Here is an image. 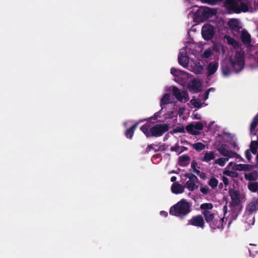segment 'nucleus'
I'll return each mask as SVG.
<instances>
[{
	"label": "nucleus",
	"instance_id": "obj_1",
	"mask_svg": "<svg viewBox=\"0 0 258 258\" xmlns=\"http://www.w3.org/2000/svg\"><path fill=\"white\" fill-rule=\"evenodd\" d=\"M191 206L189 202L182 199L170 208L169 214L183 220L191 212Z\"/></svg>",
	"mask_w": 258,
	"mask_h": 258
},
{
	"label": "nucleus",
	"instance_id": "obj_2",
	"mask_svg": "<svg viewBox=\"0 0 258 258\" xmlns=\"http://www.w3.org/2000/svg\"><path fill=\"white\" fill-rule=\"evenodd\" d=\"M205 221L212 229H222L226 222L224 221V217H220L217 213L212 212L204 216Z\"/></svg>",
	"mask_w": 258,
	"mask_h": 258
},
{
	"label": "nucleus",
	"instance_id": "obj_3",
	"mask_svg": "<svg viewBox=\"0 0 258 258\" xmlns=\"http://www.w3.org/2000/svg\"><path fill=\"white\" fill-rule=\"evenodd\" d=\"M225 6L231 13L239 14L248 11V6L242 2V0H225Z\"/></svg>",
	"mask_w": 258,
	"mask_h": 258
},
{
	"label": "nucleus",
	"instance_id": "obj_4",
	"mask_svg": "<svg viewBox=\"0 0 258 258\" xmlns=\"http://www.w3.org/2000/svg\"><path fill=\"white\" fill-rule=\"evenodd\" d=\"M229 62L233 71L238 73L244 68L245 60L244 55L239 51H237L234 58H229Z\"/></svg>",
	"mask_w": 258,
	"mask_h": 258
},
{
	"label": "nucleus",
	"instance_id": "obj_5",
	"mask_svg": "<svg viewBox=\"0 0 258 258\" xmlns=\"http://www.w3.org/2000/svg\"><path fill=\"white\" fill-rule=\"evenodd\" d=\"M184 177L188 178V180L185 183V187L190 191H192L195 189H197L199 188V186L196 185V183H200V181L198 178L193 173H185L184 175ZM201 184H202L201 183Z\"/></svg>",
	"mask_w": 258,
	"mask_h": 258
},
{
	"label": "nucleus",
	"instance_id": "obj_6",
	"mask_svg": "<svg viewBox=\"0 0 258 258\" xmlns=\"http://www.w3.org/2000/svg\"><path fill=\"white\" fill-rule=\"evenodd\" d=\"M169 124L158 123L151 128V137H159L167 132L169 128Z\"/></svg>",
	"mask_w": 258,
	"mask_h": 258
},
{
	"label": "nucleus",
	"instance_id": "obj_7",
	"mask_svg": "<svg viewBox=\"0 0 258 258\" xmlns=\"http://www.w3.org/2000/svg\"><path fill=\"white\" fill-rule=\"evenodd\" d=\"M214 34V27L211 24L207 23L203 25L202 28V35L204 40L207 41L212 40Z\"/></svg>",
	"mask_w": 258,
	"mask_h": 258
},
{
	"label": "nucleus",
	"instance_id": "obj_8",
	"mask_svg": "<svg viewBox=\"0 0 258 258\" xmlns=\"http://www.w3.org/2000/svg\"><path fill=\"white\" fill-rule=\"evenodd\" d=\"M187 225L201 228L202 229H204L205 227V220L204 216L197 215L192 216L191 219L188 220Z\"/></svg>",
	"mask_w": 258,
	"mask_h": 258
},
{
	"label": "nucleus",
	"instance_id": "obj_9",
	"mask_svg": "<svg viewBox=\"0 0 258 258\" xmlns=\"http://www.w3.org/2000/svg\"><path fill=\"white\" fill-rule=\"evenodd\" d=\"M173 95L175 98L180 102H186L189 100L188 94L187 91H181L176 86L172 88Z\"/></svg>",
	"mask_w": 258,
	"mask_h": 258
},
{
	"label": "nucleus",
	"instance_id": "obj_10",
	"mask_svg": "<svg viewBox=\"0 0 258 258\" xmlns=\"http://www.w3.org/2000/svg\"><path fill=\"white\" fill-rule=\"evenodd\" d=\"M229 194L230 196L231 202L230 204L233 206L238 205L240 203L239 191L234 189H229Z\"/></svg>",
	"mask_w": 258,
	"mask_h": 258
},
{
	"label": "nucleus",
	"instance_id": "obj_11",
	"mask_svg": "<svg viewBox=\"0 0 258 258\" xmlns=\"http://www.w3.org/2000/svg\"><path fill=\"white\" fill-rule=\"evenodd\" d=\"M185 188L184 185L179 183L178 182L173 183L171 187V190L172 193L177 195L183 193Z\"/></svg>",
	"mask_w": 258,
	"mask_h": 258
},
{
	"label": "nucleus",
	"instance_id": "obj_12",
	"mask_svg": "<svg viewBox=\"0 0 258 258\" xmlns=\"http://www.w3.org/2000/svg\"><path fill=\"white\" fill-rule=\"evenodd\" d=\"M178 61L179 64L184 68L187 67L189 63V59L186 54L181 51L178 55Z\"/></svg>",
	"mask_w": 258,
	"mask_h": 258
},
{
	"label": "nucleus",
	"instance_id": "obj_13",
	"mask_svg": "<svg viewBox=\"0 0 258 258\" xmlns=\"http://www.w3.org/2000/svg\"><path fill=\"white\" fill-rule=\"evenodd\" d=\"M249 214H252L253 213L258 210V198L252 200L246 208Z\"/></svg>",
	"mask_w": 258,
	"mask_h": 258
},
{
	"label": "nucleus",
	"instance_id": "obj_14",
	"mask_svg": "<svg viewBox=\"0 0 258 258\" xmlns=\"http://www.w3.org/2000/svg\"><path fill=\"white\" fill-rule=\"evenodd\" d=\"M219 64L217 62H210L207 67L208 77L214 75L218 70Z\"/></svg>",
	"mask_w": 258,
	"mask_h": 258
},
{
	"label": "nucleus",
	"instance_id": "obj_15",
	"mask_svg": "<svg viewBox=\"0 0 258 258\" xmlns=\"http://www.w3.org/2000/svg\"><path fill=\"white\" fill-rule=\"evenodd\" d=\"M213 208V205L212 203H206L201 205L200 209L202 211V213L204 216L208 213L210 214L213 212L212 210Z\"/></svg>",
	"mask_w": 258,
	"mask_h": 258
},
{
	"label": "nucleus",
	"instance_id": "obj_16",
	"mask_svg": "<svg viewBox=\"0 0 258 258\" xmlns=\"http://www.w3.org/2000/svg\"><path fill=\"white\" fill-rule=\"evenodd\" d=\"M184 144L191 146L194 149L198 152H200L205 149L206 146L201 142H198L195 144H192L188 141L184 140L182 142Z\"/></svg>",
	"mask_w": 258,
	"mask_h": 258
},
{
	"label": "nucleus",
	"instance_id": "obj_17",
	"mask_svg": "<svg viewBox=\"0 0 258 258\" xmlns=\"http://www.w3.org/2000/svg\"><path fill=\"white\" fill-rule=\"evenodd\" d=\"M240 38L241 42L245 45H249L251 43L250 35L245 30L242 31Z\"/></svg>",
	"mask_w": 258,
	"mask_h": 258
},
{
	"label": "nucleus",
	"instance_id": "obj_18",
	"mask_svg": "<svg viewBox=\"0 0 258 258\" xmlns=\"http://www.w3.org/2000/svg\"><path fill=\"white\" fill-rule=\"evenodd\" d=\"M244 176L246 180L249 182L255 181L258 178V172L257 171H253L250 172L245 173Z\"/></svg>",
	"mask_w": 258,
	"mask_h": 258
},
{
	"label": "nucleus",
	"instance_id": "obj_19",
	"mask_svg": "<svg viewBox=\"0 0 258 258\" xmlns=\"http://www.w3.org/2000/svg\"><path fill=\"white\" fill-rule=\"evenodd\" d=\"M216 154L214 151H206L204 154V156L201 158L203 162H209L215 158Z\"/></svg>",
	"mask_w": 258,
	"mask_h": 258
},
{
	"label": "nucleus",
	"instance_id": "obj_20",
	"mask_svg": "<svg viewBox=\"0 0 258 258\" xmlns=\"http://www.w3.org/2000/svg\"><path fill=\"white\" fill-rule=\"evenodd\" d=\"M232 169L234 170L238 171H249L251 169V165L249 164H235Z\"/></svg>",
	"mask_w": 258,
	"mask_h": 258
},
{
	"label": "nucleus",
	"instance_id": "obj_21",
	"mask_svg": "<svg viewBox=\"0 0 258 258\" xmlns=\"http://www.w3.org/2000/svg\"><path fill=\"white\" fill-rule=\"evenodd\" d=\"M139 122H137L133 125L131 127L127 128L125 131L124 135L125 137L129 139H132L133 137L134 132L138 125Z\"/></svg>",
	"mask_w": 258,
	"mask_h": 258
},
{
	"label": "nucleus",
	"instance_id": "obj_22",
	"mask_svg": "<svg viewBox=\"0 0 258 258\" xmlns=\"http://www.w3.org/2000/svg\"><path fill=\"white\" fill-rule=\"evenodd\" d=\"M151 128L150 124L146 123L140 127V130L147 138H150L151 137Z\"/></svg>",
	"mask_w": 258,
	"mask_h": 258
},
{
	"label": "nucleus",
	"instance_id": "obj_23",
	"mask_svg": "<svg viewBox=\"0 0 258 258\" xmlns=\"http://www.w3.org/2000/svg\"><path fill=\"white\" fill-rule=\"evenodd\" d=\"M190 160V157L186 155L180 156L178 158V162L180 166L184 167L187 166Z\"/></svg>",
	"mask_w": 258,
	"mask_h": 258
},
{
	"label": "nucleus",
	"instance_id": "obj_24",
	"mask_svg": "<svg viewBox=\"0 0 258 258\" xmlns=\"http://www.w3.org/2000/svg\"><path fill=\"white\" fill-rule=\"evenodd\" d=\"M171 100V96L169 93H165L161 98L160 100V106L162 107L163 105H167L169 104ZM162 109V108L161 109ZM161 110L158 113H160L161 111ZM156 113H158L157 112Z\"/></svg>",
	"mask_w": 258,
	"mask_h": 258
},
{
	"label": "nucleus",
	"instance_id": "obj_25",
	"mask_svg": "<svg viewBox=\"0 0 258 258\" xmlns=\"http://www.w3.org/2000/svg\"><path fill=\"white\" fill-rule=\"evenodd\" d=\"M217 150L219 153L223 156L226 157V156H227L229 150H227V145L226 144H222L219 145L217 148Z\"/></svg>",
	"mask_w": 258,
	"mask_h": 258
},
{
	"label": "nucleus",
	"instance_id": "obj_26",
	"mask_svg": "<svg viewBox=\"0 0 258 258\" xmlns=\"http://www.w3.org/2000/svg\"><path fill=\"white\" fill-rule=\"evenodd\" d=\"M248 189L252 192L258 191V182L255 181L249 182L247 184Z\"/></svg>",
	"mask_w": 258,
	"mask_h": 258
},
{
	"label": "nucleus",
	"instance_id": "obj_27",
	"mask_svg": "<svg viewBox=\"0 0 258 258\" xmlns=\"http://www.w3.org/2000/svg\"><path fill=\"white\" fill-rule=\"evenodd\" d=\"M185 129L188 133L192 135H198L199 132L196 131L194 126V123H190L185 126Z\"/></svg>",
	"mask_w": 258,
	"mask_h": 258
},
{
	"label": "nucleus",
	"instance_id": "obj_28",
	"mask_svg": "<svg viewBox=\"0 0 258 258\" xmlns=\"http://www.w3.org/2000/svg\"><path fill=\"white\" fill-rule=\"evenodd\" d=\"M204 71V67L200 62L195 64L194 68V72L197 75L202 74Z\"/></svg>",
	"mask_w": 258,
	"mask_h": 258
},
{
	"label": "nucleus",
	"instance_id": "obj_29",
	"mask_svg": "<svg viewBox=\"0 0 258 258\" xmlns=\"http://www.w3.org/2000/svg\"><path fill=\"white\" fill-rule=\"evenodd\" d=\"M258 143L256 141H252L250 145V149L253 154H256L257 152Z\"/></svg>",
	"mask_w": 258,
	"mask_h": 258
},
{
	"label": "nucleus",
	"instance_id": "obj_30",
	"mask_svg": "<svg viewBox=\"0 0 258 258\" xmlns=\"http://www.w3.org/2000/svg\"><path fill=\"white\" fill-rule=\"evenodd\" d=\"M227 40L228 43L231 45L234 48L236 49L239 47V43L234 39L228 36Z\"/></svg>",
	"mask_w": 258,
	"mask_h": 258
},
{
	"label": "nucleus",
	"instance_id": "obj_31",
	"mask_svg": "<svg viewBox=\"0 0 258 258\" xmlns=\"http://www.w3.org/2000/svg\"><path fill=\"white\" fill-rule=\"evenodd\" d=\"M223 174L225 175L231 177L232 178H236L238 176L237 172L229 170H225L223 171Z\"/></svg>",
	"mask_w": 258,
	"mask_h": 258
},
{
	"label": "nucleus",
	"instance_id": "obj_32",
	"mask_svg": "<svg viewBox=\"0 0 258 258\" xmlns=\"http://www.w3.org/2000/svg\"><path fill=\"white\" fill-rule=\"evenodd\" d=\"M199 82L197 81H193L192 82L189 83L188 84V88L189 90L191 91H195L196 90H198L199 87L198 85Z\"/></svg>",
	"mask_w": 258,
	"mask_h": 258
},
{
	"label": "nucleus",
	"instance_id": "obj_33",
	"mask_svg": "<svg viewBox=\"0 0 258 258\" xmlns=\"http://www.w3.org/2000/svg\"><path fill=\"white\" fill-rule=\"evenodd\" d=\"M227 161H228V158H220L215 160L214 163L215 164H218L221 166H224Z\"/></svg>",
	"mask_w": 258,
	"mask_h": 258
},
{
	"label": "nucleus",
	"instance_id": "obj_34",
	"mask_svg": "<svg viewBox=\"0 0 258 258\" xmlns=\"http://www.w3.org/2000/svg\"><path fill=\"white\" fill-rule=\"evenodd\" d=\"M190 102L195 107L199 108L202 106L201 100L199 99H192L190 100Z\"/></svg>",
	"mask_w": 258,
	"mask_h": 258
},
{
	"label": "nucleus",
	"instance_id": "obj_35",
	"mask_svg": "<svg viewBox=\"0 0 258 258\" xmlns=\"http://www.w3.org/2000/svg\"><path fill=\"white\" fill-rule=\"evenodd\" d=\"M218 184V180L215 177L211 178L209 182V185L214 188L217 186Z\"/></svg>",
	"mask_w": 258,
	"mask_h": 258
},
{
	"label": "nucleus",
	"instance_id": "obj_36",
	"mask_svg": "<svg viewBox=\"0 0 258 258\" xmlns=\"http://www.w3.org/2000/svg\"><path fill=\"white\" fill-rule=\"evenodd\" d=\"M212 54V50L210 48H208L206 49L203 53L202 55L203 58H209Z\"/></svg>",
	"mask_w": 258,
	"mask_h": 258
},
{
	"label": "nucleus",
	"instance_id": "obj_37",
	"mask_svg": "<svg viewBox=\"0 0 258 258\" xmlns=\"http://www.w3.org/2000/svg\"><path fill=\"white\" fill-rule=\"evenodd\" d=\"M173 133H185V128H184V126L182 125L178 126L173 129Z\"/></svg>",
	"mask_w": 258,
	"mask_h": 258
},
{
	"label": "nucleus",
	"instance_id": "obj_38",
	"mask_svg": "<svg viewBox=\"0 0 258 258\" xmlns=\"http://www.w3.org/2000/svg\"><path fill=\"white\" fill-rule=\"evenodd\" d=\"M222 72L223 75L225 76H229L231 73V71H230L229 67L227 66H225V67H222Z\"/></svg>",
	"mask_w": 258,
	"mask_h": 258
},
{
	"label": "nucleus",
	"instance_id": "obj_39",
	"mask_svg": "<svg viewBox=\"0 0 258 258\" xmlns=\"http://www.w3.org/2000/svg\"><path fill=\"white\" fill-rule=\"evenodd\" d=\"M194 126L195 130H197L198 131L202 130L204 127L203 124L200 122H195Z\"/></svg>",
	"mask_w": 258,
	"mask_h": 258
},
{
	"label": "nucleus",
	"instance_id": "obj_40",
	"mask_svg": "<svg viewBox=\"0 0 258 258\" xmlns=\"http://www.w3.org/2000/svg\"><path fill=\"white\" fill-rule=\"evenodd\" d=\"M170 151L172 152H175L179 155V152H180V146L178 144H176L174 146H172L170 148Z\"/></svg>",
	"mask_w": 258,
	"mask_h": 258
},
{
	"label": "nucleus",
	"instance_id": "obj_41",
	"mask_svg": "<svg viewBox=\"0 0 258 258\" xmlns=\"http://www.w3.org/2000/svg\"><path fill=\"white\" fill-rule=\"evenodd\" d=\"M154 144L148 145L146 149V152H149L151 150H153L154 152H157L160 150V148H159L158 149H156L154 147Z\"/></svg>",
	"mask_w": 258,
	"mask_h": 258
},
{
	"label": "nucleus",
	"instance_id": "obj_42",
	"mask_svg": "<svg viewBox=\"0 0 258 258\" xmlns=\"http://www.w3.org/2000/svg\"><path fill=\"white\" fill-rule=\"evenodd\" d=\"M236 156H238V154L236 152L234 151L229 150L227 156H226V158H228V160L230 158L235 157Z\"/></svg>",
	"mask_w": 258,
	"mask_h": 258
},
{
	"label": "nucleus",
	"instance_id": "obj_43",
	"mask_svg": "<svg viewBox=\"0 0 258 258\" xmlns=\"http://www.w3.org/2000/svg\"><path fill=\"white\" fill-rule=\"evenodd\" d=\"M196 173L201 178L205 179L206 178V174L199 170H196Z\"/></svg>",
	"mask_w": 258,
	"mask_h": 258
},
{
	"label": "nucleus",
	"instance_id": "obj_44",
	"mask_svg": "<svg viewBox=\"0 0 258 258\" xmlns=\"http://www.w3.org/2000/svg\"><path fill=\"white\" fill-rule=\"evenodd\" d=\"M204 2L207 4L214 5H216L218 2H221L223 0H203Z\"/></svg>",
	"mask_w": 258,
	"mask_h": 258
},
{
	"label": "nucleus",
	"instance_id": "obj_45",
	"mask_svg": "<svg viewBox=\"0 0 258 258\" xmlns=\"http://www.w3.org/2000/svg\"><path fill=\"white\" fill-rule=\"evenodd\" d=\"M257 125V123L255 122V121H252L250 126V131L251 133H252L253 132L255 131V128Z\"/></svg>",
	"mask_w": 258,
	"mask_h": 258
},
{
	"label": "nucleus",
	"instance_id": "obj_46",
	"mask_svg": "<svg viewBox=\"0 0 258 258\" xmlns=\"http://www.w3.org/2000/svg\"><path fill=\"white\" fill-rule=\"evenodd\" d=\"M250 152V150H249V149H247L245 151V156L249 162L250 161V160L251 159V155Z\"/></svg>",
	"mask_w": 258,
	"mask_h": 258
},
{
	"label": "nucleus",
	"instance_id": "obj_47",
	"mask_svg": "<svg viewBox=\"0 0 258 258\" xmlns=\"http://www.w3.org/2000/svg\"><path fill=\"white\" fill-rule=\"evenodd\" d=\"M200 191L205 195H207L208 192H209V188L207 187V186H202L200 188Z\"/></svg>",
	"mask_w": 258,
	"mask_h": 258
},
{
	"label": "nucleus",
	"instance_id": "obj_48",
	"mask_svg": "<svg viewBox=\"0 0 258 258\" xmlns=\"http://www.w3.org/2000/svg\"><path fill=\"white\" fill-rule=\"evenodd\" d=\"M250 255L252 256H254L255 254H256L258 252L257 250L254 247H252L251 248L248 249Z\"/></svg>",
	"mask_w": 258,
	"mask_h": 258
},
{
	"label": "nucleus",
	"instance_id": "obj_49",
	"mask_svg": "<svg viewBox=\"0 0 258 258\" xmlns=\"http://www.w3.org/2000/svg\"><path fill=\"white\" fill-rule=\"evenodd\" d=\"M198 166V163L197 162V161H196L195 160H194L192 161L191 162V167L192 169V171L196 173V170H198L197 168H196V167Z\"/></svg>",
	"mask_w": 258,
	"mask_h": 258
},
{
	"label": "nucleus",
	"instance_id": "obj_50",
	"mask_svg": "<svg viewBox=\"0 0 258 258\" xmlns=\"http://www.w3.org/2000/svg\"><path fill=\"white\" fill-rule=\"evenodd\" d=\"M222 178L224 184H225V186L227 187L229 185L228 178L224 176H223Z\"/></svg>",
	"mask_w": 258,
	"mask_h": 258
},
{
	"label": "nucleus",
	"instance_id": "obj_51",
	"mask_svg": "<svg viewBox=\"0 0 258 258\" xmlns=\"http://www.w3.org/2000/svg\"><path fill=\"white\" fill-rule=\"evenodd\" d=\"M178 71L175 68H172L170 70V73L171 74L173 75L174 76H177L178 75H177V73H178Z\"/></svg>",
	"mask_w": 258,
	"mask_h": 258
},
{
	"label": "nucleus",
	"instance_id": "obj_52",
	"mask_svg": "<svg viewBox=\"0 0 258 258\" xmlns=\"http://www.w3.org/2000/svg\"><path fill=\"white\" fill-rule=\"evenodd\" d=\"M210 92V89H208L206 91L204 94V101L207 100L208 99L209 95Z\"/></svg>",
	"mask_w": 258,
	"mask_h": 258
},
{
	"label": "nucleus",
	"instance_id": "obj_53",
	"mask_svg": "<svg viewBox=\"0 0 258 258\" xmlns=\"http://www.w3.org/2000/svg\"><path fill=\"white\" fill-rule=\"evenodd\" d=\"M184 110L185 108L183 107H180L179 108L178 113L179 116H181L183 114Z\"/></svg>",
	"mask_w": 258,
	"mask_h": 258
},
{
	"label": "nucleus",
	"instance_id": "obj_54",
	"mask_svg": "<svg viewBox=\"0 0 258 258\" xmlns=\"http://www.w3.org/2000/svg\"><path fill=\"white\" fill-rule=\"evenodd\" d=\"M187 149H188L186 147H184V146L180 147V152H179V154H181L182 152H183L185 151H187Z\"/></svg>",
	"mask_w": 258,
	"mask_h": 258
},
{
	"label": "nucleus",
	"instance_id": "obj_55",
	"mask_svg": "<svg viewBox=\"0 0 258 258\" xmlns=\"http://www.w3.org/2000/svg\"><path fill=\"white\" fill-rule=\"evenodd\" d=\"M194 118L196 119H201V117L198 113L194 114Z\"/></svg>",
	"mask_w": 258,
	"mask_h": 258
},
{
	"label": "nucleus",
	"instance_id": "obj_56",
	"mask_svg": "<svg viewBox=\"0 0 258 258\" xmlns=\"http://www.w3.org/2000/svg\"><path fill=\"white\" fill-rule=\"evenodd\" d=\"M252 121L254 122L255 121V122L258 123V114H256V115L254 116L252 119Z\"/></svg>",
	"mask_w": 258,
	"mask_h": 258
},
{
	"label": "nucleus",
	"instance_id": "obj_57",
	"mask_svg": "<svg viewBox=\"0 0 258 258\" xmlns=\"http://www.w3.org/2000/svg\"><path fill=\"white\" fill-rule=\"evenodd\" d=\"M160 214L164 217H167L168 216L167 212L163 211L160 212Z\"/></svg>",
	"mask_w": 258,
	"mask_h": 258
},
{
	"label": "nucleus",
	"instance_id": "obj_58",
	"mask_svg": "<svg viewBox=\"0 0 258 258\" xmlns=\"http://www.w3.org/2000/svg\"><path fill=\"white\" fill-rule=\"evenodd\" d=\"M231 145L233 146V148H235L236 147H237V143L233 141L231 143Z\"/></svg>",
	"mask_w": 258,
	"mask_h": 258
},
{
	"label": "nucleus",
	"instance_id": "obj_59",
	"mask_svg": "<svg viewBox=\"0 0 258 258\" xmlns=\"http://www.w3.org/2000/svg\"><path fill=\"white\" fill-rule=\"evenodd\" d=\"M176 176H173L171 177L170 180L171 182H174H174H175V181H176Z\"/></svg>",
	"mask_w": 258,
	"mask_h": 258
},
{
	"label": "nucleus",
	"instance_id": "obj_60",
	"mask_svg": "<svg viewBox=\"0 0 258 258\" xmlns=\"http://www.w3.org/2000/svg\"><path fill=\"white\" fill-rule=\"evenodd\" d=\"M235 157L236 159H239V161H241L242 159V157L238 154V156H236Z\"/></svg>",
	"mask_w": 258,
	"mask_h": 258
},
{
	"label": "nucleus",
	"instance_id": "obj_61",
	"mask_svg": "<svg viewBox=\"0 0 258 258\" xmlns=\"http://www.w3.org/2000/svg\"><path fill=\"white\" fill-rule=\"evenodd\" d=\"M162 147H163V149H162V150H166V149H167V147H168V146H167V145H165V144H164V145H163L162 146Z\"/></svg>",
	"mask_w": 258,
	"mask_h": 258
},
{
	"label": "nucleus",
	"instance_id": "obj_62",
	"mask_svg": "<svg viewBox=\"0 0 258 258\" xmlns=\"http://www.w3.org/2000/svg\"><path fill=\"white\" fill-rule=\"evenodd\" d=\"M219 187H220V188H223V183H220L219 184Z\"/></svg>",
	"mask_w": 258,
	"mask_h": 258
},
{
	"label": "nucleus",
	"instance_id": "obj_63",
	"mask_svg": "<svg viewBox=\"0 0 258 258\" xmlns=\"http://www.w3.org/2000/svg\"><path fill=\"white\" fill-rule=\"evenodd\" d=\"M209 89H210V91H215V89L214 88H212V87L209 88Z\"/></svg>",
	"mask_w": 258,
	"mask_h": 258
},
{
	"label": "nucleus",
	"instance_id": "obj_64",
	"mask_svg": "<svg viewBox=\"0 0 258 258\" xmlns=\"http://www.w3.org/2000/svg\"><path fill=\"white\" fill-rule=\"evenodd\" d=\"M232 164H233V163L232 162H231L229 163L228 165L231 166L232 165Z\"/></svg>",
	"mask_w": 258,
	"mask_h": 258
}]
</instances>
